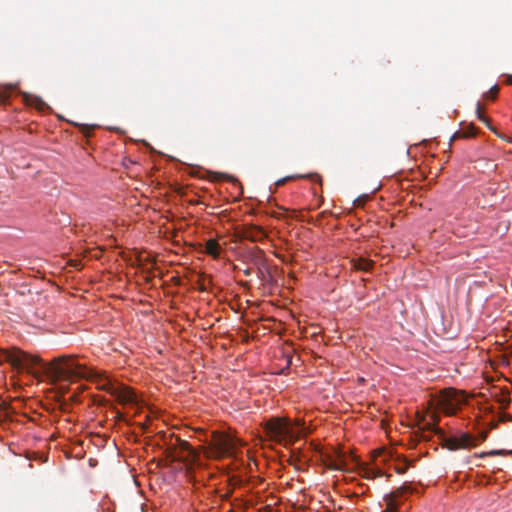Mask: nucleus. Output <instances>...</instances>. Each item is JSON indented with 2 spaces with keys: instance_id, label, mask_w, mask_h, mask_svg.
<instances>
[{
  "instance_id": "obj_27",
  "label": "nucleus",
  "mask_w": 512,
  "mask_h": 512,
  "mask_svg": "<svg viewBox=\"0 0 512 512\" xmlns=\"http://www.w3.org/2000/svg\"><path fill=\"white\" fill-rule=\"evenodd\" d=\"M506 81L508 84H512V75H508Z\"/></svg>"
},
{
  "instance_id": "obj_10",
  "label": "nucleus",
  "mask_w": 512,
  "mask_h": 512,
  "mask_svg": "<svg viewBox=\"0 0 512 512\" xmlns=\"http://www.w3.org/2000/svg\"><path fill=\"white\" fill-rule=\"evenodd\" d=\"M241 237L251 242H259L264 239V231L257 226H248L241 231Z\"/></svg>"
},
{
  "instance_id": "obj_4",
  "label": "nucleus",
  "mask_w": 512,
  "mask_h": 512,
  "mask_svg": "<svg viewBox=\"0 0 512 512\" xmlns=\"http://www.w3.org/2000/svg\"><path fill=\"white\" fill-rule=\"evenodd\" d=\"M390 457L389 453L384 448H380L375 450L372 453V460L374 463V467H369L368 465H364L362 467L363 475L366 478H377L382 477L384 475V472L379 468V459H381V462H385Z\"/></svg>"
},
{
  "instance_id": "obj_20",
  "label": "nucleus",
  "mask_w": 512,
  "mask_h": 512,
  "mask_svg": "<svg viewBox=\"0 0 512 512\" xmlns=\"http://www.w3.org/2000/svg\"><path fill=\"white\" fill-rule=\"evenodd\" d=\"M498 402L500 403L501 407L503 409L507 408L511 402V399L509 395H503L501 398H499Z\"/></svg>"
},
{
  "instance_id": "obj_8",
  "label": "nucleus",
  "mask_w": 512,
  "mask_h": 512,
  "mask_svg": "<svg viewBox=\"0 0 512 512\" xmlns=\"http://www.w3.org/2000/svg\"><path fill=\"white\" fill-rule=\"evenodd\" d=\"M114 396L121 404L137 405L139 403V399L136 393L132 389L124 385L118 386Z\"/></svg>"
},
{
  "instance_id": "obj_11",
  "label": "nucleus",
  "mask_w": 512,
  "mask_h": 512,
  "mask_svg": "<svg viewBox=\"0 0 512 512\" xmlns=\"http://www.w3.org/2000/svg\"><path fill=\"white\" fill-rule=\"evenodd\" d=\"M24 100L27 105L33 106L39 111H44L48 105L38 96L32 94H24Z\"/></svg>"
},
{
  "instance_id": "obj_21",
  "label": "nucleus",
  "mask_w": 512,
  "mask_h": 512,
  "mask_svg": "<svg viewBox=\"0 0 512 512\" xmlns=\"http://www.w3.org/2000/svg\"><path fill=\"white\" fill-rule=\"evenodd\" d=\"M499 91V88L497 85H494L489 92H487L484 96L485 97H490L492 100H494L496 98V95Z\"/></svg>"
},
{
  "instance_id": "obj_29",
  "label": "nucleus",
  "mask_w": 512,
  "mask_h": 512,
  "mask_svg": "<svg viewBox=\"0 0 512 512\" xmlns=\"http://www.w3.org/2000/svg\"><path fill=\"white\" fill-rule=\"evenodd\" d=\"M117 417L118 419H122L123 416L120 413H118Z\"/></svg>"
},
{
  "instance_id": "obj_18",
  "label": "nucleus",
  "mask_w": 512,
  "mask_h": 512,
  "mask_svg": "<svg viewBox=\"0 0 512 512\" xmlns=\"http://www.w3.org/2000/svg\"><path fill=\"white\" fill-rule=\"evenodd\" d=\"M512 455V450H491L489 452H483L480 454V457H485V456H495V455Z\"/></svg>"
},
{
  "instance_id": "obj_7",
  "label": "nucleus",
  "mask_w": 512,
  "mask_h": 512,
  "mask_svg": "<svg viewBox=\"0 0 512 512\" xmlns=\"http://www.w3.org/2000/svg\"><path fill=\"white\" fill-rule=\"evenodd\" d=\"M474 445L472 437L467 433L462 434L460 437H443V446L449 450H457Z\"/></svg>"
},
{
  "instance_id": "obj_17",
  "label": "nucleus",
  "mask_w": 512,
  "mask_h": 512,
  "mask_svg": "<svg viewBox=\"0 0 512 512\" xmlns=\"http://www.w3.org/2000/svg\"><path fill=\"white\" fill-rule=\"evenodd\" d=\"M476 114H477V118H478L481 122H483L484 124H486V126H487L490 130L494 131V132L497 134V132L494 130V128L490 125V121H489V119H488L487 117H485V116H484V114H483V112H482V106H481V104H480V103H477V105H476Z\"/></svg>"
},
{
  "instance_id": "obj_19",
  "label": "nucleus",
  "mask_w": 512,
  "mask_h": 512,
  "mask_svg": "<svg viewBox=\"0 0 512 512\" xmlns=\"http://www.w3.org/2000/svg\"><path fill=\"white\" fill-rule=\"evenodd\" d=\"M394 469L398 474L405 473L408 469L407 461L405 459L399 460V463L395 465Z\"/></svg>"
},
{
  "instance_id": "obj_23",
  "label": "nucleus",
  "mask_w": 512,
  "mask_h": 512,
  "mask_svg": "<svg viewBox=\"0 0 512 512\" xmlns=\"http://www.w3.org/2000/svg\"><path fill=\"white\" fill-rule=\"evenodd\" d=\"M295 178L294 176H287L276 181V186L284 185L288 180Z\"/></svg>"
},
{
  "instance_id": "obj_5",
  "label": "nucleus",
  "mask_w": 512,
  "mask_h": 512,
  "mask_svg": "<svg viewBox=\"0 0 512 512\" xmlns=\"http://www.w3.org/2000/svg\"><path fill=\"white\" fill-rule=\"evenodd\" d=\"M80 366L84 367L86 370H87V376L86 377H75L74 379H71V380H67L68 382H74L78 379H87V380H92V381H95L97 384H98V388L101 389V390H104L106 391L107 393L111 394L112 396H114V394L116 393V390L118 388V386L114 385L109 379H107L106 377H102L100 376L97 372L89 369L86 365L84 364H81L80 363Z\"/></svg>"
},
{
  "instance_id": "obj_22",
  "label": "nucleus",
  "mask_w": 512,
  "mask_h": 512,
  "mask_svg": "<svg viewBox=\"0 0 512 512\" xmlns=\"http://www.w3.org/2000/svg\"><path fill=\"white\" fill-rule=\"evenodd\" d=\"M367 198H368L367 195L359 196L358 198H356L354 200V205L357 206V207H362L365 204Z\"/></svg>"
},
{
  "instance_id": "obj_13",
  "label": "nucleus",
  "mask_w": 512,
  "mask_h": 512,
  "mask_svg": "<svg viewBox=\"0 0 512 512\" xmlns=\"http://www.w3.org/2000/svg\"><path fill=\"white\" fill-rule=\"evenodd\" d=\"M477 133V129L473 124H470L469 126L462 128L460 131H457L453 134L451 137V141H454L459 138H470L474 137Z\"/></svg>"
},
{
  "instance_id": "obj_1",
  "label": "nucleus",
  "mask_w": 512,
  "mask_h": 512,
  "mask_svg": "<svg viewBox=\"0 0 512 512\" xmlns=\"http://www.w3.org/2000/svg\"><path fill=\"white\" fill-rule=\"evenodd\" d=\"M77 355H61L50 362H44L35 355L14 350L7 354V361L18 368H30L40 365L52 382L66 381L75 377H86L87 370L80 366Z\"/></svg>"
},
{
  "instance_id": "obj_24",
  "label": "nucleus",
  "mask_w": 512,
  "mask_h": 512,
  "mask_svg": "<svg viewBox=\"0 0 512 512\" xmlns=\"http://www.w3.org/2000/svg\"><path fill=\"white\" fill-rule=\"evenodd\" d=\"M310 179H312L313 181H317L319 182L320 184L322 183V178L320 175L318 174H311L308 176Z\"/></svg>"
},
{
  "instance_id": "obj_15",
  "label": "nucleus",
  "mask_w": 512,
  "mask_h": 512,
  "mask_svg": "<svg viewBox=\"0 0 512 512\" xmlns=\"http://www.w3.org/2000/svg\"><path fill=\"white\" fill-rule=\"evenodd\" d=\"M373 265V262L364 258H357L353 260V267L357 270L368 271Z\"/></svg>"
},
{
  "instance_id": "obj_16",
  "label": "nucleus",
  "mask_w": 512,
  "mask_h": 512,
  "mask_svg": "<svg viewBox=\"0 0 512 512\" xmlns=\"http://www.w3.org/2000/svg\"><path fill=\"white\" fill-rule=\"evenodd\" d=\"M423 432H433L435 434H437L441 440L443 441V437H445L444 435V432L436 426V423H426L424 424L423 428H422Z\"/></svg>"
},
{
  "instance_id": "obj_6",
  "label": "nucleus",
  "mask_w": 512,
  "mask_h": 512,
  "mask_svg": "<svg viewBox=\"0 0 512 512\" xmlns=\"http://www.w3.org/2000/svg\"><path fill=\"white\" fill-rule=\"evenodd\" d=\"M240 445L241 443L238 439L229 435H219L215 439V446L221 454L232 455Z\"/></svg>"
},
{
  "instance_id": "obj_2",
  "label": "nucleus",
  "mask_w": 512,
  "mask_h": 512,
  "mask_svg": "<svg viewBox=\"0 0 512 512\" xmlns=\"http://www.w3.org/2000/svg\"><path fill=\"white\" fill-rule=\"evenodd\" d=\"M265 433L270 440L280 444H291L301 437L302 430H296L288 419L271 418L265 425Z\"/></svg>"
},
{
  "instance_id": "obj_14",
  "label": "nucleus",
  "mask_w": 512,
  "mask_h": 512,
  "mask_svg": "<svg viewBox=\"0 0 512 512\" xmlns=\"http://www.w3.org/2000/svg\"><path fill=\"white\" fill-rule=\"evenodd\" d=\"M206 253L217 258L220 254V245L215 239H209L205 245Z\"/></svg>"
},
{
  "instance_id": "obj_3",
  "label": "nucleus",
  "mask_w": 512,
  "mask_h": 512,
  "mask_svg": "<svg viewBox=\"0 0 512 512\" xmlns=\"http://www.w3.org/2000/svg\"><path fill=\"white\" fill-rule=\"evenodd\" d=\"M464 399L455 389L449 388L441 392L438 406L447 415H454Z\"/></svg>"
},
{
  "instance_id": "obj_28",
  "label": "nucleus",
  "mask_w": 512,
  "mask_h": 512,
  "mask_svg": "<svg viewBox=\"0 0 512 512\" xmlns=\"http://www.w3.org/2000/svg\"><path fill=\"white\" fill-rule=\"evenodd\" d=\"M295 425L300 426V425H302V423H301V421L297 420V421L295 422Z\"/></svg>"
},
{
  "instance_id": "obj_26",
  "label": "nucleus",
  "mask_w": 512,
  "mask_h": 512,
  "mask_svg": "<svg viewBox=\"0 0 512 512\" xmlns=\"http://www.w3.org/2000/svg\"><path fill=\"white\" fill-rule=\"evenodd\" d=\"M502 420H503V421H504V420L512 421V416H511V415H509V414H504V415L502 416Z\"/></svg>"
},
{
  "instance_id": "obj_9",
  "label": "nucleus",
  "mask_w": 512,
  "mask_h": 512,
  "mask_svg": "<svg viewBox=\"0 0 512 512\" xmlns=\"http://www.w3.org/2000/svg\"><path fill=\"white\" fill-rule=\"evenodd\" d=\"M406 491L405 488H398L397 490L386 495L384 501L386 502V509L383 512H398L399 503L397 498L400 497Z\"/></svg>"
},
{
  "instance_id": "obj_25",
  "label": "nucleus",
  "mask_w": 512,
  "mask_h": 512,
  "mask_svg": "<svg viewBox=\"0 0 512 512\" xmlns=\"http://www.w3.org/2000/svg\"><path fill=\"white\" fill-rule=\"evenodd\" d=\"M182 449L191 450L190 444L188 442H183L181 445Z\"/></svg>"
},
{
  "instance_id": "obj_12",
  "label": "nucleus",
  "mask_w": 512,
  "mask_h": 512,
  "mask_svg": "<svg viewBox=\"0 0 512 512\" xmlns=\"http://www.w3.org/2000/svg\"><path fill=\"white\" fill-rule=\"evenodd\" d=\"M328 468L333 470H344L345 469V458L342 454H338L335 457H329L326 462Z\"/></svg>"
}]
</instances>
